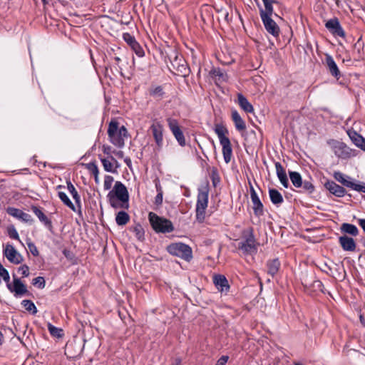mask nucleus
Returning a JSON list of instances; mask_svg holds the SVG:
<instances>
[{"instance_id": "obj_60", "label": "nucleus", "mask_w": 365, "mask_h": 365, "mask_svg": "<svg viewBox=\"0 0 365 365\" xmlns=\"http://www.w3.org/2000/svg\"><path fill=\"white\" fill-rule=\"evenodd\" d=\"M358 222H359V225H360V227L362 228V230L365 232V219H359Z\"/></svg>"}, {"instance_id": "obj_58", "label": "nucleus", "mask_w": 365, "mask_h": 365, "mask_svg": "<svg viewBox=\"0 0 365 365\" xmlns=\"http://www.w3.org/2000/svg\"><path fill=\"white\" fill-rule=\"evenodd\" d=\"M163 193H158L155 197V204L157 205H160L163 203Z\"/></svg>"}, {"instance_id": "obj_53", "label": "nucleus", "mask_w": 365, "mask_h": 365, "mask_svg": "<svg viewBox=\"0 0 365 365\" xmlns=\"http://www.w3.org/2000/svg\"><path fill=\"white\" fill-rule=\"evenodd\" d=\"M23 277H27L29 275V267L26 264H23L18 269Z\"/></svg>"}, {"instance_id": "obj_3", "label": "nucleus", "mask_w": 365, "mask_h": 365, "mask_svg": "<svg viewBox=\"0 0 365 365\" xmlns=\"http://www.w3.org/2000/svg\"><path fill=\"white\" fill-rule=\"evenodd\" d=\"M214 130L222 147V151L224 160L226 163H229L232 156V148L229 138L226 136L229 133L228 130L222 124H216Z\"/></svg>"}, {"instance_id": "obj_55", "label": "nucleus", "mask_w": 365, "mask_h": 365, "mask_svg": "<svg viewBox=\"0 0 365 365\" xmlns=\"http://www.w3.org/2000/svg\"><path fill=\"white\" fill-rule=\"evenodd\" d=\"M118 133L123 138H127L128 136V132L127 130V128L124 125H122L121 127L118 128Z\"/></svg>"}, {"instance_id": "obj_47", "label": "nucleus", "mask_w": 365, "mask_h": 365, "mask_svg": "<svg viewBox=\"0 0 365 365\" xmlns=\"http://www.w3.org/2000/svg\"><path fill=\"white\" fill-rule=\"evenodd\" d=\"M262 1L264 6V9H263V11H272V10H274L273 4L279 3V1L277 0H262Z\"/></svg>"}, {"instance_id": "obj_4", "label": "nucleus", "mask_w": 365, "mask_h": 365, "mask_svg": "<svg viewBox=\"0 0 365 365\" xmlns=\"http://www.w3.org/2000/svg\"><path fill=\"white\" fill-rule=\"evenodd\" d=\"M289 175L292 185L300 188L299 192L312 195L315 191V187L312 180H303L299 173L297 171H289Z\"/></svg>"}, {"instance_id": "obj_33", "label": "nucleus", "mask_w": 365, "mask_h": 365, "mask_svg": "<svg viewBox=\"0 0 365 365\" xmlns=\"http://www.w3.org/2000/svg\"><path fill=\"white\" fill-rule=\"evenodd\" d=\"M67 184V188L72 195V197L73 198L77 207H79L78 212L81 213V196L78 193L77 190H76L74 185L72 184V182L70 180L66 181Z\"/></svg>"}, {"instance_id": "obj_36", "label": "nucleus", "mask_w": 365, "mask_h": 365, "mask_svg": "<svg viewBox=\"0 0 365 365\" xmlns=\"http://www.w3.org/2000/svg\"><path fill=\"white\" fill-rule=\"evenodd\" d=\"M130 231L135 234L138 240L143 242L145 240V231L141 225L137 224L130 228Z\"/></svg>"}, {"instance_id": "obj_22", "label": "nucleus", "mask_w": 365, "mask_h": 365, "mask_svg": "<svg viewBox=\"0 0 365 365\" xmlns=\"http://www.w3.org/2000/svg\"><path fill=\"white\" fill-rule=\"evenodd\" d=\"M213 283L218 291L228 292L230 289V285L225 276L222 274H215L213 277Z\"/></svg>"}, {"instance_id": "obj_32", "label": "nucleus", "mask_w": 365, "mask_h": 365, "mask_svg": "<svg viewBox=\"0 0 365 365\" xmlns=\"http://www.w3.org/2000/svg\"><path fill=\"white\" fill-rule=\"evenodd\" d=\"M347 134L352 141V143L358 148L361 147L362 143H364V138L358 133L354 129H349L347 130Z\"/></svg>"}, {"instance_id": "obj_61", "label": "nucleus", "mask_w": 365, "mask_h": 365, "mask_svg": "<svg viewBox=\"0 0 365 365\" xmlns=\"http://www.w3.org/2000/svg\"><path fill=\"white\" fill-rule=\"evenodd\" d=\"M124 162L128 168H130L132 166V162L130 158L126 157L125 158H124Z\"/></svg>"}, {"instance_id": "obj_50", "label": "nucleus", "mask_w": 365, "mask_h": 365, "mask_svg": "<svg viewBox=\"0 0 365 365\" xmlns=\"http://www.w3.org/2000/svg\"><path fill=\"white\" fill-rule=\"evenodd\" d=\"M113 178L111 175H106L104 178V190H108L111 188L112 184L113 182Z\"/></svg>"}, {"instance_id": "obj_29", "label": "nucleus", "mask_w": 365, "mask_h": 365, "mask_svg": "<svg viewBox=\"0 0 365 365\" xmlns=\"http://www.w3.org/2000/svg\"><path fill=\"white\" fill-rule=\"evenodd\" d=\"M232 119L234 122L235 127L237 130L242 131L246 129V123L245 120L242 118L237 110H232Z\"/></svg>"}, {"instance_id": "obj_16", "label": "nucleus", "mask_w": 365, "mask_h": 365, "mask_svg": "<svg viewBox=\"0 0 365 365\" xmlns=\"http://www.w3.org/2000/svg\"><path fill=\"white\" fill-rule=\"evenodd\" d=\"M325 27L335 36H345V31L337 18H333L327 21Z\"/></svg>"}, {"instance_id": "obj_38", "label": "nucleus", "mask_w": 365, "mask_h": 365, "mask_svg": "<svg viewBox=\"0 0 365 365\" xmlns=\"http://www.w3.org/2000/svg\"><path fill=\"white\" fill-rule=\"evenodd\" d=\"M149 92L150 95L157 100H161L165 95L163 88L161 86L150 88Z\"/></svg>"}, {"instance_id": "obj_20", "label": "nucleus", "mask_w": 365, "mask_h": 365, "mask_svg": "<svg viewBox=\"0 0 365 365\" xmlns=\"http://www.w3.org/2000/svg\"><path fill=\"white\" fill-rule=\"evenodd\" d=\"M339 243L344 251L354 252L356 250V243L355 240L346 235H343L339 237Z\"/></svg>"}, {"instance_id": "obj_27", "label": "nucleus", "mask_w": 365, "mask_h": 365, "mask_svg": "<svg viewBox=\"0 0 365 365\" xmlns=\"http://www.w3.org/2000/svg\"><path fill=\"white\" fill-rule=\"evenodd\" d=\"M237 103L245 112L248 113H252L254 112L253 106L249 102L247 98L241 93H237Z\"/></svg>"}, {"instance_id": "obj_37", "label": "nucleus", "mask_w": 365, "mask_h": 365, "mask_svg": "<svg viewBox=\"0 0 365 365\" xmlns=\"http://www.w3.org/2000/svg\"><path fill=\"white\" fill-rule=\"evenodd\" d=\"M58 196L65 205L69 207L71 210L76 212V206L64 192L59 191L58 192Z\"/></svg>"}, {"instance_id": "obj_13", "label": "nucleus", "mask_w": 365, "mask_h": 365, "mask_svg": "<svg viewBox=\"0 0 365 365\" xmlns=\"http://www.w3.org/2000/svg\"><path fill=\"white\" fill-rule=\"evenodd\" d=\"M4 255L10 262L14 264H19L23 261L21 255L11 244H7L4 249Z\"/></svg>"}, {"instance_id": "obj_59", "label": "nucleus", "mask_w": 365, "mask_h": 365, "mask_svg": "<svg viewBox=\"0 0 365 365\" xmlns=\"http://www.w3.org/2000/svg\"><path fill=\"white\" fill-rule=\"evenodd\" d=\"M155 188L158 193H163L161 185L159 180L155 181Z\"/></svg>"}, {"instance_id": "obj_24", "label": "nucleus", "mask_w": 365, "mask_h": 365, "mask_svg": "<svg viewBox=\"0 0 365 365\" xmlns=\"http://www.w3.org/2000/svg\"><path fill=\"white\" fill-rule=\"evenodd\" d=\"M325 60L330 73L336 79H339L341 76V73L338 66L336 65L332 56L327 54L326 55Z\"/></svg>"}, {"instance_id": "obj_1", "label": "nucleus", "mask_w": 365, "mask_h": 365, "mask_svg": "<svg viewBox=\"0 0 365 365\" xmlns=\"http://www.w3.org/2000/svg\"><path fill=\"white\" fill-rule=\"evenodd\" d=\"M107 198L110 205L114 209L129 208V193L126 186L120 181H116L112 190L108 195Z\"/></svg>"}, {"instance_id": "obj_9", "label": "nucleus", "mask_w": 365, "mask_h": 365, "mask_svg": "<svg viewBox=\"0 0 365 365\" xmlns=\"http://www.w3.org/2000/svg\"><path fill=\"white\" fill-rule=\"evenodd\" d=\"M8 289L14 294L15 297H21L22 296H31V293L28 291L26 285L21 282L16 274H13V284L11 283L7 284Z\"/></svg>"}, {"instance_id": "obj_62", "label": "nucleus", "mask_w": 365, "mask_h": 365, "mask_svg": "<svg viewBox=\"0 0 365 365\" xmlns=\"http://www.w3.org/2000/svg\"><path fill=\"white\" fill-rule=\"evenodd\" d=\"M114 153L119 158H123L124 156V153L122 150H118Z\"/></svg>"}, {"instance_id": "obj_7", "label": "nucleus", "mask_w": 365, "mask_h": 365, "mask_svg": "<svg viewBox=\"0 0 365 365\" xmlns=\"http://www.w3.org/2000/svg\"><path fill=\"white\" fill-rule=\"evenodd\" d=\"M149 220L153 229L156 232L170 233L174 230L173 225L170 220L159 217L153 212H150Z\"/></svg>"}, {"instance_id": "obj_5", "label": "nucleus", "mask_w": 365, "mask_h": 365, "mask_svg": "<svg viewBox=\"0 0 365 365\" xmlns=\"http://www.w3.org/2000/svg\"><path fill=\"white\" fill-rule=\"evenodd\" d=\"M259 16L264 26L265 30L274 37H279L280 33V29L277 23L272 19L274 14V10L272 11H263L261 6H259ZM275 16H278L277 14H274Z\"/></svg>"}, {"instance_id": "obj_54", "label": "nucleus", "mask_w": 365, "mask_h": 365, "mask_svg": "<svg viewBox=\"0 0 365 365\" xmlns=\"http://www.w3.org/2000/svg\"><path fill=\"white\" fill-rule=\"evenodd\" d=\"M109 55L115 61V65L119 68V73H120V76H123V68L119 66V63L121 61L120 58L119 56H118L116 54H115V56H113L111 55V53H109Z\"/></svg>"}, {"instance_id": "obj_21", "label": "nucleus", "mask_w": 365, "mask_h": 365, "mask_svg": "<svg viewBox=\"0 0 365 365\" xmlns=\"http://www.w3.org/2000/svg\"><path fill=\"white\" fill-rule=\"evenodd\" d=\"M31 209L35 215L38 218L39 221L50 231L53 229L51 220L43 212L41 207L31 205Z\"/></svg>"}, {"instance_id": "obj_64", "label": "nucleus", "mask_w": 365, "mask_h": 365, "mask_svg": "<svg viewBox=\"0 0 365 365\" xmlns=\"http://www.w3.org/2000/svg\"><path fill=\"white\" fill-rule=\"evenodd\" d=\"M93 176H94L95 182L96 184H98L100 182V180H99V178H98V174H96Z\"/></svg>"}, {"instance_id": "obj_48", "label": "nucleus", "mask_w": 365, "mask_h": 365, "mask_svg": "<svg viewBox=\"0 0 365 365\" xmlns=\"http://www.w3.org/2000/svg\"><path fill=\"white\" fill-rule=\"evenodd\" d=\"M26 244L32 255H34V257H37L39 255V252L33 242L29 240L28 242H26Z\"/></svg>"}, {"instance_id": "obj_39", "label": "nucleus", "mask_w": 365, "mask_h": 365, "mask_svg": "<svg viewBox=\"0 0 365 365\" xmlns=\"http://www.w3.org/2000/svg\"><path fill=\"white\" fill-rule=\"evenodd\" d=\"M21 304L25 309L29 312L31 314L35 315L38 310L34 303L30 299H24L21 302Z\"/></svg>"}, {"instance_id": "obj_6", "label": "nucleus", "mask_w": 365, "mask_h": 365, "mask_svg": "<svg viewBox=\"0 0 365 365\" xmlns=\"http://www.w3.org/2000/svg\"><path fill=\"white\" fill-rule=\"evenodd\" d=\"M167 251L171 255L178 257L187 262L192 259L191 247L182 242L171 243L167 247Z\"/></svg>"}, {"instance_id": "obj_46", "label": "nucleus", "mask_w": 365, "mask_h": 365, "mask_svg": "<svg viewBox=\"0 0 365 365\" xmlns=\"http://www.w3.org/2000/svg\"><path fill=\"white\" fill-rule=\"evenodd\" d=\"M7 232L10 238L20 241L19 234L14 225L8 227Z\"/></svg>"}, {"instance_id": "obj_63", "label": "nucleus", "mask_w": 365, "mask_h": 365, "mask_svg": "<svg viewBox=\"0 0 365 365\" xmlns=\"http://www.w3.org/2000/svg\"><path fill=\"white\" fill-rule=\"evenodd\" d=\"M62 252L66 257L68 258L70 257L71 252L69 250L64 249Z\"/></svg>"}, {"instance_id": "obj_26", "label": "nucleus", "mask_w": 365, "mask_h": 365, "mask_svg": "<svg viewBox=\"0 0 365 365\" xmlns=\"http://www.w3.org/2000/svg\"><path fill=\"white\" fill-rule=\"evenodd\" d=\"M364 42L362 40V36H360L353 46V55L356 60L364 58Z\"/></svg>"}, {"instance_id": "obj_51", "label": "nucleus", "mask_w": 365, "mask_h": 365, "mask_svg": "<svg viewBox=\"0 0 365 365\" xmlns=\"http://www.w3.org/2000/svg\"><path fill=\"white\" fill-rule=\"evenodd\" d=\"M351 190L365 193V182H360L358 183L355 180Z\"/></svg>"}, {"instance_id": "obj_11", "label": "nucleus", "mask_w": 365, "mask_h": 365, "mask_svg": "<svg viewBox=\"0 0 365 365\" xmlns=\"http://www.w3.org/2000/svg\"><path fill=\"white\" fill-rule=\"evenodd\" d=\"M250 197L252 202L253 204L252 209L254 215L256 217H261L264 215V205L259 199L257 193L256 192L254 187L252 185L250 182Z\"/></svg>"}, {"instance_id": "obj_14", "label": "nucleus", "mask_w": 365, "mask_h": 365, "mask_svg": "<svg viewBox=\"0 0 365 365\" xmlns=\"http://www.w3.org/2000/svg\"><path fill=\"white\" fill-rule=\"evenodd\" d=\"M123 38L138 57L144 56L145 52L143 48L133 36L129 33H124L123 34Z\"/></svg>"}, {"instance_id": "obj_25", "label": "nucleus", "mask_w": 365, "mask_h": 365, "mask_svg": "<svg viewBox=\"0 0 365 365\" xmlns=\"http://www.w3.org/2000/svg\"><path fill=\"white\" fill-rule=\"evenodd\" d=\"M334 177L336 180L341 183L344 187L352 189L355 182L351 177L343 174L341 172H334Z\"/></svg>"}, {"instance_id": "obj_34", "label": "nucleus", "mask_w": 365, "mask_h": 365, "mask_svg": "<svg viewBox=\"0 0 365 365\" xmlns=\"http://www.w3.org/2000/svg\"><path fill=\"white\" fill-rule=\"evenodd\" d=\"M130 220V216L125 211H119L115 216V222L119 226L126 225Z\"/></svg>"}, {"instance_id": "obj_56", "label": "nucleus", "mask_w": 365, "mask_h": 365, "mask_svg": "<svg viewBox=\"0 0 365 365\" xmlns=\"http://www.w3.org/2000/svg\"><path fill=\"white\" fill-rule=\"evenodd\" d=\"M210 74L215 77L222 78L224 74L220 68H213L210 71Z\"/></svg>"}, {"instance_id": "obj_40", "label": "nucleus", "mask_w": 365, "mask_h": 365, "mask_svg": "<svg viewBox=\"0 0 365 365\" xmlns=\"http://www.w3.org/2000/svg\"><path fill=\"white\" fill-rule=\"evenodd\" d=\"M48 330L52 336L61 338L63 335V331L61 328H58L51 323L47 324Z\"/></svg>"}, {"instance_id": "obj_19", "label": "nucleus", "mask_w": 365, "mask_h": 365, "mask_svg": "<svg viewBox=\"0 0 365 365\" xmlns=\"http://www.w3.org/2000/svg\"><path fill=\"white\" fill-rule=\"evenodd\" d=\"M334 150L335 155L340 158L346 159L353 155V150L343 142H336Z\"/></svg>"}, {"instance_id": "obj_42", "label": "nucleus", "mask_w": 365, "mask_h": 365, "mask_svg": "<svg viewBox=\"0 0 365 365\" xmlns=\"http://www.w3.org/2000/svg\"><path fill=\"white\" fill-rule=\"evenodd\" d=\"M101 162L103 166L104 170L108 173H115L116 170L113 168V162L110 159L103 158L100 157Z\"/></svg>"}, {"instance_id": "obj_12", "label": "nucleus", "mask_w": 365, "mask_h": 365, "mask_svg": "<svg viewBox=\"0 0 365 365\" xmlns=\"http://www.w3.org/2000/svg\"><path fill=\"white\" fill-rule=\"evenodd\" d=\"M150 130L152 132L158 150H161L163 146V125L160 122H155L150 125Z\"/></svg>"}, {"instance_id": "obj_23", "label": "nucleus", "mask_w": 365, "mask_h": 365, "mask_svg": "<svg viewBox=\"0 0 365 365\" xmlns=\"http://www.w3.org/2000/svg\"><path fill=\"white\" fill-rule=\"evenodd\" d=\"M277 178L284 187H289V180L283 166L279 162L274 163Z\"/></svg>"}, {"instance_id": "obj_44", "label": "nucleus", "mask_w": 365, "mask_h": 365, "mask_svg": "<svg viewBox=\"0 0 365 365\" xmlns=\"http://www.w3.org/2000/svg\"><path fill=\"white\" fill-rule=\"evenodd\" d=\"M312 288L314 291H319L322 293H326L323 283L319 279L314 280L312 284Z\"/></svg>"}, {"instance_id": "obj_57", "label": "nucleus", "mask_w": 365, "mask_h": 365, "mask_svg": "<svg viewBox=\"0 0 365 365\" xmlns=\"http://www.w3.org/2000/svg\"><path fill=\"white\" fill-rule=\"evenodd\" d=\"M229 359V356L226 355L222 356L217 361V365H225Z\"/></svg>"}, {"instance_id": "obj_35", "label": "nucleus", "mask_w": 365, "mask_h": 365, "mask_svg": "<svg viewBox=\"0 0 365 365\" xmlns=\"http://www.w3.org/2000/svg\"><path fill=\"white\" fill-rule=\"evenodd\" d=\"M109 141L115 146L122 148L125 145V140L118 133L108 135Z\"/></svg>"}, {"instance_id": "obj_28", "label": "nucleus", "mask_w": 365, "mask_h": 365, "mask_svg": "<svg viewBox=\"0 0 365 365\" xmlns=\"http://www.w3.org/2000/svg\"><path fill=\"white\" fill-rule=\"evenodd\" d=\"M340 231L344 235H349L353 237L357 236L359 233V230L355 225L347 222L341 224Z\"/></svg>"}, {"instance_id": "obj_15", "label": "nucleus", "mask_w": 365, "mask_h": 365, "mask_svg": "<svg viewBox=\"0 0 365 365\" xmlns=\"http://www.w3.org/2000/svg\"><path fill=\"white\" fill-rule=\"evenodd\" d=\"M6 212L9 215L21 220V222L29 223V225H31L34 222L32 217L20 209L14 207H8L6 208Z\"/></svg>"}, {"instance_id": "obj_41", "label": "nucleus", "mask_w": 365, "mask_h": 365, "mask_svg": "<svg viewBox=\"0 0 365 365\" xmlns=\"http://www.w3.org/2000/svg\"><path fill=\"white\" fill-rule=\"evenodd\" d=\"M210 178L214 187H216L220 183V177L217 168L213 167L212 168Z\"/></svg>"}, {"instance_id": "obj_2", "label": "nucleus", "mask_w": 365, "mask_h": 365, "mask_svg": "<svg viewBox=\"0 0 365 365\" xmlns=\"http://www.w3.org/2000/svg\"><path fill=\"white\" fill-rule=\"evenodd\" d=\"M210 186L209 182L205 181L197 189V202L195 207L196 220L202 223L205 219V211L208 205Z\"/></svg>"}, {"instance_id": "obj_17", "label": "nucleus", "mask_w": 365, "mask_h": 365, "mask_svg": "<svg viewBox=\"0 0 365 365\" xmlns=\"http://www.w3.org/2000/svg\"><path fill=\"white\" fill-rule=\"evenodd\" d=\"M324 187L332 195L337 197H342L346 195V189L336 184L333 180H327L324 183Z\"/></svg>"}, {"instance_id": "obj_10", "label": "nucleus", "mask_w": 365, "mask_h": 365, "mask_svg": "<svg viewBox=\"0 0 365 365\" xmlns=\"http://www.w3.org/2000/svg\"><path fill=\"white\" fill-rule=\"evenodd\" d=\"M166 121L169 129L175 138L178 144L180 146L184 147L186 145L185 138L183 132L180 128L178 120L173 118H168Z\"/></svg>"}, {"instance_id": "obj_30", "label": "nucleus", "mask_w": 365, "mask_h": 365, "mask_svg": "<svg viewBox=\"0 0 365 365\" xmlns=\"http://www.w3.org/2000/svg\"><path fill=\"white\" fill-rule=\"evenodd\" d=\"M281 263L278 258L269 259L267 262V273L272 277H274L279 271Z\"/></svg>"}, {"instance_id": "obj_31", "label": "nucleus", "mask_w": 365, "mask_h": 365, "mask_svg": "<svg viewBox=\"0 0 365 365\" xmlns=\"http://www.w3.org/2000/svg\"><path fill=\"white\" fill-rule=\"evenodd\" d=\"M269 196L272 203L277 207H279L284 202L283 196L277 189L269 188Z\"/></svg>"}, {"instance_id": "obj_52", "label": "nucleus", "mask_w": 365, "mask_h": 365, "mask_svg": "<svg viewBox=\"0 0 365 365\" xmlns=\"http://www.w3.org/2000/svg\"><path fill=\"white\" fill-rule=\"evenodd\" d=\"M112 148L110 145H103V151L105 154L108 155V158L110 159V160L113 161V163H118L117 160L115 159L114 157H113L111 153Z\"/></svg>"}, {"instance_id": "obj_18", "label": "nucleus", "mask_w": 365, "mask_h": 365, "mask_svg": "<svg viewBox=\"0 0 365 365\" xmlns=\"http://www.w3.org/2000/svg\"><path fill=\"white\" fill-rule=\"evenodd\" d=\"M171 64L177 69L180 76L185 78L190 75V69L183 58L178 59V56H176L174 61H171Z\"/></svg>"}, {"instance_id": "obj_43", "label": "nucleus", "mask_w": 365, "mask_h": 365, "mask_svg": "<svg viewBox=\"0 0 365 365\" xmlns=\"http://www.w3.org/2000/svg\"><path fill=\"white\" fill-rule=\"evenodd\" d=\"M119 128V123L118 121L115 120H112L108 125V135H111L113 134H115V133H118Z\"/></svg>"}, {"instance_id": "obj_49", "label": "nucleus", "mask_w": 365, "mask_h": 365, "mask_svg": "<svg viewBox=\"0 0 365 365\" xmlns=\"http://www.w3.org/2000/svg\"><path fill=\"white\" fill-rule=\"evenodd\" d=\"M86 168L94 175L99 174L98 168L95 162H90L86 164Z\"/></svg>"}, {"instance_id": "obj_8", "label": "nucleus", "mask_w": 365, "mask_h": 365, "mask_svg": "<svg viewBox=\"0 0 365 365\" xmlns=\"http://www.w3.org/2000/svg\"><path fill=\"white\" fill-rule=\"evenodd\" d=\"M238 249L245 255H255L257 252L256 240L253 232V228L250 227L248 235L238 245Z\"/></svg>"}, {"instance_id": "obj_45", "label": "nucleus", "mask_w": 365, "mask_h": 365, "mask_svg": "<svg viewBox=\"0 0 365 365\" xmlns=\"http://www.w3.org/2000/svg\"><path fill=\"white\" fill-rule=\"evenodd\" d=\"M32 284L39 289H43L46 285L45 279L43 277H37L32 280Z\"/></svg>"}]
</instances>
